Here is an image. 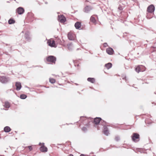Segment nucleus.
Listing matches in <instances>:
<instances>
[{
	"label": "nucleus",
	"instance_id": "nucleus-1",
	"mask_svg": "<svg viewBox=\"0 0 156 156\" xmlns=\"http://www.w3.org/2000/svg\"><path fill=\"white\" fill-rule=\"evenodd\" d=\"M94 123L96 125H98L99 123L102 125H106V122L101 119V118L99 117H97L94 119Z\"/></svg>",
	"mask_w": 156,
	"mask_h": 156
},
{
	"label": "nucleus",
	"instance_id": "nucleus-2",
	"mask_svg": "<svg viewBox=\"0 0 156 156\" xmlns=\"http://www.w3.org/2000/svg\"><path fill=\"white\" fill-rule=\"evenodd\" d=\"M145 70V67L143 65H138L135 68V70L138 73L140 72H143Z\"/></svg>",
	"mask_w": 156,
	"mask_h": 156
},
{
	"label": "nucleus",
	"instance_id": "nucleus-3",
	"mask_svg": "<svg viewBox=\"0 0 156 156\" xmlns=\"http://www.w3.org/2000/svg\"><path fill=\"white\" fill-rule=\"evenodd\" d=\"M68 38L70 40H73L76 38V35L73 32L71 31L68 33L67 35Z\"/></svg>",
	"mask_w": 156,
	"mask_h": 156
},
{
	"label": "nucleus",
	"instance_id": "nucleus-4",
	"mask_svg": "<svg viewBox=\"0 0 156 156\" xmlns=\"http://www.w3.org/2000/svg\"><path fill=\"white\" fill-rule=\"evenodd\" d=\"M133 140L134 142L138 141L140 140V135L137 133H133L132 136Z\"/></svg>",
	"mask_w": 156,
	"mask_h": 156
},
{
	"label": "nucleus",
	"instance_id": "nucleus-5",
	"mask_svg": "<svg viewBox=\"0 0 156 156\" xmlns=\"http://www.w3.org/2000/svg\"><path fill=\"white\" fill-rule=\"evenodd\" d=\"M155 10V7L153 5H149L147 8V11L150 13H153Z\"/></svg>",
	"mask_w": 156,
	"mask_h": 156
},
{
	"label": "nucleus",
	"instance_id": "nucleus-6",
	"mask_svg": "<svg viewBox=\"0 0 156 156\" xmlns=\"http://www.w3.org/2000/svg\"><path fill=\"white\" fill-rule=\"evenodd\" d=\"M56 61V57L53 56H49V64H55Z\"/></svg>",
	"mask_w": 156,
	"mask_h": 156
},
{
	"label": "nucleus",
	"instance_id": "nucleus-7",
	"mask_svg": "<svg viewBox=\"0 0 156 156\" xmlns=\"http://www.w3.org/2000/svg\"><path fill=\"white\" fill-rule=\"evenodd\" d=\"M49 46L55 48L57 47V44L55 39L54 40L53 39H49Z\"/></svg>",
	"mask_w": 156,
	"mask_h": 156
},
{
	"label": "nucleus",
	"instance_id": "nucleus-8",
	"mask_svg": "<svg viewBox=\"0 0 156 156\" xmlns=\"http://www.w3.org/2000/svg\"><path fill=\"white\" fill-rule=\"evenodd\" d=\"M96 18H98V16L97 15H92V16H91L90 18V22H92L94 24H96Z\"/></svg>",
	"mask_w": 156,
	"mask_h": 156
},
{
	"label": "nucleus",
	"instance_id": "nucleus-9",
	"mask_svg": "<svg viewBox=\"0 0 156 156\" xmlns=\"http://www.w3.org/2000/svg\"><path fill=\"white\" fill-rule=\"evenodd\" d=\"M58 20L61 23H63L66 21V18L65 17L62 15H58Z\"/></svg>",
	"mask_w": 156,
	"mask_h": 156
},
{
	"label": "nucleus",
	"instance_id": "nucleus-10",
	"mask_svg": "<svg viewBox=\"0 0 156 156\" xmlns=\"http://www.w3.org/2000/svg\"><path fill=\"white\" fill-rule=\"evenodd\" d=\"M106 52L109 55H112L114 54V51L113 49L110 47L107 48Z\"/></svg>",
	"mask_w": 156,
	"mask_h": 156
},
{
	"label": "nucleus",
	"instance_id": "nucleus-11",
	"mask_svg": "<svg viewBox=\"0 0 156 156\" xmlns=\"http://www.w3.org/2000/svg\"><path fill=\"white\" fill-rule=\"evenodd\" d=\"M24 12V9L22 7H19L17 8L16 10V12L19 14H22Z\"/></svg>",
	"mask_w": 156,
	"mask_h": 156
},
{
	"label": "nucleus",
	"instance_id": "nucleus-12",
	"mask_svg": "<svg viewBox=\"0 0 156 156\" xmlns=\"http://www.w3.org/2000/svg\"><path fill=\"white\" fill-rule=\"evenodd\" d=\"M1 81L3 83H7L9 80L8 78H7L5 76H2L0 78Z\"/></svg>",
	"mask_w": 156,
	"mask_h": 156
},
{
	"label": "nucleus",
	"instance_id": "nucleus-13",
	"mask_svg": "<svg viewBox=\"0 0 156 156\" xmlns=\"http://www.w3.org/2000/svg\"><path fill=\"white\" fill-rule=\"evenodd\" d=\"M40 150L42 152H46L48 150L47 148L45 147L43 144L41 145V146L40 148Z\"/></svg>",
	"mask_w": 156,
	"mask_h": 156
},
{
	"label": "nucleus",
	"instance_id": "nucleus-14",
	"mask_svg": "<svg viewBox=\"0 0 156 156\" xmlns=\"http://www.w3.org/2000/svg\"><path fill=\"white\" fill-rule=\"evenodd\" d=\"M15 86L16 87V90H20L21 88V83L20 82H16Z\"/></svg>",
	"mask_w": 156,
	"mask_h": 156
},
{
	"label": "nucleus",
	"instance_id": "nucleus-15",
	"mask_svg": "<svg viewBox=\"0 0 156 156\" xmlns=\"http://www.w3.org/2000/svg\"><path fill=\"white\" fill-rule=\"evenodd\" d=\"M105 125H103L104 126L103 132L105 135H108L109 134V131L108 130V128Z\"/></svg>",
	"mask_w": 156,
	"mask_h": 156
},
{
	"label": "nucleus",
	"instance_id": "nucleus-16",
	"mask_svg": "<svg viewBox=\"0 0 156 156\" xmlns=\"http://www.w3.org/2000/svg\"><path fill=\"white\" fill-rule=\"evenodd\" d=\"M92 9L89 6H86L84 8V11L85 12L87 13Z\"/></svg>",
	"mask_w": 156,
	"mask_h": 156
},
{
	"label": "nucleus",
	"instance_id": "nucleus-17",
	"mask_svg": "<svg viewBox=\"0 0 156 156\" xmlns=\"http://www.w3.org/2000/svg\"><path fill=\"white\" fill-rule=\"evenodd\" d=\"M75 26L76 29H80L81 26V23L80 22H77L75 23Z\"/></svg>",
	"mask_w": 156,
	"mask_h": 156
},
{
	"label": "nucleus",
	"instance_id": "nucleus-18",
	"mask_svg": "<svg viewBox=\"0 0 156 156\" xmlns=\"http://www.w3.org/2000/svg\"><path fill=\"white\" fill-rule=\"evenodd\" d=\"M4 106L5 108H9L10 107L9 103L8 101L5 102L4 103Z\"/></svg>",
	"mask_w": 156,
	"mask_h": 156
},
{
	"label": "nucleus",
	"instance_id": "nucleus-19",
	"mask_svg": "<svg viewBox=\"0 0 156 156\" xmlns=\"http://www.w3.org/2000/svg\"><path fill=\"white\" fill-rule=\"evenodd\" d=\"M112 64L111 63H108L105 65V67L107 69L110 68L112 66Z\"/></svg>",
	"mask_w": 156,
	"mask_h": 156
},
{
	"label": "nucleus",
	"instance_id": "nucleus-20",
	"mask_svg": "<svg viewBox=\"0 0 156 156\" xmlns=\"http://www.w3.org/2000/svg\"><path fill=\"white\" fill-rule=\"evenodd\" d=\"M4 131L6 132H9L11 131V129L9 127L7 126L4 128Z\"/></svg>",
	"mask_w": 156,
	"mask_h": 156
},
{
	"label": "nucleus",
	"instance_id": "nucleus-21",
	"mask_svg": "<svg viewBox=\"0 0 156 156\" xmlns=\"http://www.w3.org/2000/svg\"><path fill=\"white\" fill-rule=\"evenodd\" d=\"M87 80L92 83H94L95 82V79L94 78H88Z\"/></svg>",
	"mask_w": 156,
	"mask_h": 156
},
{
	"label": "nucleus",
	"instance_id": "nucleus-22",
	"mask_svg": "<svg viewBox=\"0 0 156 156\" xmlns=\"http://www.w3.org/2000/svg\"><path fill=\"white\" fill-rule=\"evenodd\" d=\"M15 23V20L12 19H10L8 21V23L9 24H13Z\"/></svg>",
	"mask_w": 156,
	"mask_h": 156
},
{
	"label": "nucleus",
	"instance_id": "nucleus-23",
	"mask_svg": "<svg viewBox=\"0 0 156 156\" xmlns=\"http://www.w3.org/2000/svg\"><path fill=\"white\" fill-rule=\"evenodd\" d=\"M55 42L56 43V44H61V41L59 39L55 38Z\"/></svg>",
	"mask_w": 156,
	"mask_h": 156
},
{
	"label": "nucleus",
	"instance_id": "nucleus-24",
	"mask_svg": "<svg viewBox=\"0 0 156 156\" xmlns=\"http://www.w3.org/2000/svg\"><path fill=\"white\" fill-rule=\"evenodd\" d=\"M49 82L52 83H54L56 82L55 79L53 78H51L49 79Z\"/></svg>",
	"mask_w": 156,
	"mask_h": 156
},
{
	"label": "nucleus",
	"instance_id": "nucleus-25",
	"mask_svg": "<svg viewBox=\"0 0 156 156\" xmlns=\"http://www.w3.org/2000/svg\"><path fill=\"white\" fill-rule=\"evenodd\" d=\"M27 97L26 95L24 94H21L20 96V98L21 99H25Z\"/></svg>",
	"mask_w": 156,
	"mask_h": 156
},
{
	"label": "nucleus",
	"instance_id": "nucleus-26",
	"mask_svg": "<svg viewBox=\"0 0 156 156\" xmlns=\"http://www.w3.org/2000/svg\"><path fill=\"white\" fill-rule=\"evenodd\" d=\"M83 120H84V121H87V119L86 118L84 117H81L80 118V120L82 121Z\"/></svg>",
	"mask_w": 156,
	"mask_h": 156
},
{
	"label": "nucleus",
	"instance_id": "nucleus-27",
	"mask_svg": "<svg viewBox=\"0 0 156 156\" xmlns=\"http://www.w3.org/2000/svg\"><path fill=\"white\" fill-rule=\"evenodd\" d=\"M27 147L28 148L30 151H31L33 149L32 146H29Z\"/></svg>",
	"mask_w": 156,
	"mask_h": 156
},
{
	"label": "nucleus",
	"instance_id": "nucleus-28",
	"mask_svg": "<svg viewBox=\"0 0 156 156\" xmlns=\"http://www.w3.org/2000/svg\"><path fill=\"white\" fill-rule=\"evenodd\" d=\"M108 46V44L106 43H105L103 44V46L106 47Z\"/></svg>",
	"mask_w": 156,
	"mask_h": 156
},
{
	"label": "nucleus",
	"instance_id": "nucleus-29",
	"mask_svg": "<svg viewBox=\"0 0 156 156\" xmlns=\"http://www.w3.org/2000/svg\"><path fill=\"white\" fill-rule=\"evenodd\" d=\"M82 129L83 131H85L87 130V128L85 127H83L82 128Z\"/></svg>",
	"mask_w": 156,
	"mask_h": 156
},
{
	"label": "nucleus",
	"instance_id": "nucleus-30",
	"mask_svg": "<svg viewBox=\"0 0 156 156\" xmlns=\"http://www.w3.org/2000/svg\"><path fill=\"white\" fill-rule=\"evenodd\" d=\"M115 140H116V141H118L119 140V138L118 137H116L115 138Z\"/></svg>",
	"mask_w": 156,
	"mask_h": 156
},
{
	"label": "nucleus",
	"instance_id": "nucleus-31",
	"mask_svg": "<svg viewBox=\"0 0 156 156\" xmlns=\"http://www.w3.org/2000/svg\"><path fill=\"white\" fill-rule=\"evenodd\" d=\"M119 9L120 10H122V7H119Z\"/></svg>",
	"mask_w": 156,
	"mask_h": 156
},
{
	"label": "nucleus",
	"instance_id": "nucleus-32",
	"mask_svg": "<svg viewBox=\"0 0 156 156\" xmlns=\"http://www.w3.org/2000/svg\"><path fill=\"white\" fill-rule=\"evenodd\" d=\"M46 60L48 62H49V57L47 58Z\"/></svg>",
	"mask_w": 156,
	"mask_h": 156
},
{
	"label": "nucleus",
	"instance_id": "nucleus-33",
	"mask_svg": "<svg viewBox=\"0 0 156 156\" xmlns=\"http://www.w3.org/2000/svg\"><path fill=\"white\" fill-rule=\"evenodd\" d=\"M80 156H86V155L83 154H81Z\"/></svg>",
	"mask_w": 156,
	"mask_h": 156
},
{
	"label": "nucleus",
	"instance_id": "nucleus-34",
	"mask_svg": "<svg viewBox=\"0 0 156 156\" xmlns=\"http://www.w3.org/2000/svg\"><path fill=\"white\" fill-rule=\"evenodd\" d=\"M68 156H73V154H70V155H69Z\"/></svg>",
	"mask_w": 156,
	"mask_h": 156
},
{
	"label": "nucleus",
	"instance_id": "nucleus-35",
	"mask_svg": "<svg viewBox=\"0 0 156 156\" xmlns=\"http://www.w3.org/2000/svg\"><path fill=\"white\" fill-rule=\"evenodd\" d=\"M67 46H71V44H69V45H67Z\"/></svg>",
	"mask_w": 156,
	"mask_h": 156
},
{
	"label": "nucleus",
	"instance_id": "nucleus-36",
	"mask_svg": "<svg viewBox=\"0 0 156 156\" xmlns=\"http://www.w3.org/2000/svg\"><path fill=\"white\" fill-rule=\"evenodd\" d=\"M47 43L48 44V43L49 44V40H48V41H47Z\"/></svg>",
	"mask_w": 156,
	"mask_h": 156
},
{
	"label": "nucleus",
	"instance_id": "nucleus-37",
	"mask_svg": "<svg viewBox=\"0 0 156 156\" xmlns=\"http://www.w3.org/2000/svg\"><path fill=\"white\" fill-rule=\"evenodd\" d=\"M62 125L61 126V127H62Z\"/></svg>",
	"mask_w": 156,
	"mask_h": 156
}]
</instances>
